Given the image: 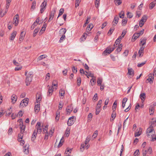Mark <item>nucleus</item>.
<instances>
[{
  "mask_svg": "<svg viewBox=\"0 0 156 156\" xmlns=\"http://www.w3.org/2000/svg\"><path fill=\"white\" fill-rule=\"evenodd\" d=\"M33 77V75L31 72L29 73L25 79V82L26 85L27 86L29 85L31 82Z\"/></svg>",
  "mask_w": 156,
  "mask_h": 156,
  "instance_id": "nucleus-1",
  "label": "nucleus"
},
{
  "mask_svg": "<svg viewBox=\"0 0 156 156\" xmlns=\"http://www.w3.org/2000/svg\"><path fill=\"white\" fill-rule=\"evenodd\" d=\"M29 99L28 98H25L23 99L20 103V107L23 108L26 106L28 104Z\"/></svg>",
  "mask_w": 156,
  "mask_h": 156,
  "instance_id": "nucleus-2",
  "label": "nucleus"
},
{
  "mask_svg": "<svg viewBox=\"0 0 156 156\" xmlns=\"http://www.w3.org/2000/svg\"><path fill=\"white\" fill-rule=\"evenodd\" d=\"M151 133H152L153 135H154L155 133V131L153 128L149 127L148 128L147 130V134L148 137H151Z\"/></svg>",
  "mask_w": 156,
  "mask_h": 156,
  "instance_id": "nucleus-3",
  "label": "nucleus"
},
{
  "mask_svg": "<svg viewBox=\"0 0 156 156\" xmlns=\"http://www.w3.org/2000/svg\"><path fill=\"white\" fill-rule=\"evenodd\" d=\"M41 123L38 122H37L36 126V128L37 129L36 131L39 134L41 133L43 129V126H41Z\"/></svg>",
  "mask_w": 156,
  "mask_h": 156,
  "instance_id": "nucleus-4",
  "label": "nucleus"
},
{
  "mask_svg": "<svg viewBox=\"0 0 156 156\" xmlns=\"http://www.w3.org/2000/svg\"><path fill=\"white\" fill-rule=\"evenodd\" d=\"M148 77L146 83H149L150 84L152 83L154 80V74L150 73L148 75Z\"/></svg>",
  "mask_w": 156,
  "mask_h": 156,
  "instance_id": "nucleus-5",
  "label": "nucleus"
},
{
  "mask_svg": "<svg viewBox=\"0 0 156 156\" xmlns=\"http://www.w3.org/2000/svg\"><path fill=\"white\" fill-rule=\"evenodd\" d=\"M115 48V47H113L111 48L110 46L108 47L107 49L105 50L103 53V54L106 53L108 54H110L112 51H113Z\"/></svg>",
  "mask_w": 156,
  "mask_h": 156,
  "instance_id": "nucleus-6",
  "label": "nucleus"
},
{
  "mask_svg": "<svg viewBox=\"0 0 156 156\" xmlns=\"http://www.w3.org/2000/svg\"><path fill=\"white\" fill-rule=\"evenodd\" d=\"M74 116H72L69 118L67 122L68 125L69 126H72L74 122V121L73 120Z\"/></svg>",
  "mask_w": 156,
  "mask_h": 156,
  "instance_id": "nucleus-7",
  "label": "nucleus"
},
{
  "mask_svg": "<svg viewBox=\"0 0 156 156\" xmlns=\"http://www.w3.org/2000/svg\"><path fill=\"white\" fill-rule=\"evenodd\" d=\"M119 18L117 16H115L114 19V20L112 22V26L114 27L115 26L117 23L118 20H119Z\"/></svg>",
  "mask_w": 156,
  "mask_h": 156,
  "instance_id": "nucleus-8",
  "label": "nucleus"
},
{
  "mask_svg": "<svg viewBox=\"0 0 156 156\" xmlns=\"http://www.w3.org/2000/svg\"><path fill=\"white\" fill-rule=\"evenodd\" d=\"M19 126H20L21 133H24L25 129V126L24 125L23 122H21L20 123Z\"/></svg>",
  "mask_w": 156,
  "mask_h": 156,
  "instance_id": "nucleus-9",
  "label": "nucleus"
},
{
  "mask_svg": "<svg viewBox=\"0 0 156 156\" xmlns=\"http://www.w3.org/2000/svg\"><path fill=\"white\" fill-rule=\"evenodd\" d=\"M14 23L15 26H17L19 23V16L18 14H16L15 16V18H14Z\"/></svg>",
  "mask_w": 156,
  "mask_h": 156,
  "instance_id": "nucleus-10",
  "label": "nucleus"
},
{
  "mask_svg": "<svg viewBox=\"0 0 156 156\" xmlns=\"http://www.w3.org/2000/svg\"><path fill=\"white\" fill-rule=\"evenodd\" d=\"M37 133H38L36 131V130H34L31 139V140L32 141H34L35 140Z\"/></svg>",
  "mask_w": 156,
  "mask_h": 156,
  "instance_id": "nucleus-11",
  "label": "nucleus"
},
{
  "mask_svg": "<svg viewBox=\"0 0 156 156\" xmlns=\"http://www.w3.org/2000/svg\"><path fill=\"white\" fill-rule=\"evenodd\" d=\"M73 110V108L72 107V105H70L68 106L66 108L67 114H69Z\"/></svg>",
  "mask_w": 156,
  "mask_h": 156,
  "instance_id": "nucleus-12",
  "label": "nucleus"
},
{
  "mask_svg": "<svg viewBox=\"0 0 156 156\" xmlns=\"http://www.w3.org/2000/svg\"><path fill=\"white\" fill-rule=\"evenodd\" d=\"M17 96L15 94H13L11 96V102L13 104L15 103L17 101Z\"/></svg>",
  "mask_w": 156,
  "mask_h": 156,
  "instance_id": "nucleus-13",
  "label": "nucleus"
},
{
  "mask_svg": "<svg viewBox=\"0 0 156 156\" xmlns=\"http://www.w3.org/2000/svg\"><path fill=\"white\" fill-rule=\"evenodd\" d=\"M48 87H49L48 90V96H50L52 94L54 89L52 88V87H51L49 85L48 86Z\"/></svg>",
  "mask_w": 156,
  "mask_h": 156,
  "instance_id": "nucleus-14",
  "label": "nucleus"
},
{
  "mask_svg": "<svg viewBox=\"0 0 156 156\" xmlns=\"http://www.w3.org/2000/svg\"><path fill=\"white\" fill-rule=\"evenodd\" d=\"M16 34V32L15 31H13L11 34V36L9 38L10 40H13Z\"/></svg>",
  "mask_w": 156,
  "mask_h": 156,
  "instance_id": "nucleus-15",
  "label": "nucleus"
},
{
  "mask_svg": "<svg viewBox=\"0 0 156 156\" xmlns=\"http://www.w3.org/2000/svg\"><path fill=\"white\" fill-rule=\"evenodd\" d=\"M54 87H55V90H56L57 88L58 83L57 81L56 80H54L52 82V87H52V88L54 89Z\"/></svg>",
  "mask_w": 156,
  "mask_h": 156,
  "instance_id": "nucleus-16",
  "label": "nucleus"
},
{
  "mask_svg": "<svg viewBox=\"0 0 156 156\" xmlns=\"http://www.w3.org/2000/svg\"><path fill=\"white\" fill-rule=\"evenodd\" d=\"M25 33H23V32L22 31L21 32V34H20V37H19V40L20 41H22L23 40V39L25 36Z\"/></svg>",
  "mask_w": 156,
  "mask_h": 156,
  "instance_id": "nucleus-17",
  "label": "nucleus"
},
{
  "mask_svg": "<svg viewBox=\"0 0 156 156\" xmlns=\"http://www.w3.org/2000/svg\"><path fill=\"white\" fill-rule=\"evenodd\" d=\"M142 129L141 128H139V129L138 132H136L135 133V137H137V136H140L142 132Z\"/></svg>",
  "mask_w": 156,
  "mask_h": 156,
  "instance_id": "nucleus-18",
  "label": "nucleus"
},
{
  "mask_svg": "<svg viewBox=\"0 0 156 156\" xmlns=\"http://www.w3.org/2000/svg\"><path fill=\"white\" fill-rule=\"evenodd\" d=\"M40 104H38L36 105L34 107V109L35 112H38L40 110Z\"/></svg>",
  "mask_w": 156,
  "mask_h": 156,
  "instance_id": "nucleus-19",
  "label": "nucleus"
},
{
  "mask_svg": "<svg viewBox=\"0 0 156 156\" xmlns=\"http://www.w3.org/2000/svg\"><path fill=\"white\" fill-rule=\"evenodd\" d=\"M36 102L37 103H40V101L41 100V96L39 94H36Z\"/></svg>",
  "mask_w": 156,
  "mask_h": 156,
  "instance_id": "nucleus-20",
  "label": "nucleus"
},
{
  "mask_svg": "<svg viewBox=\"0 0 156 156\" xmlns=\"http://www.w3.org/2000/svg\"><path fill=\"white\" fill-rule=\"evenodd\" d=\"M137 33H135L134 34V35L133 36L132 38V41H134L140 36Z\"/></svg>",
  "mask_w": 156,
  "mask_h": 156,
  "instance_id": "nucleus-21",
  "label": "nucleus"
},
{
  "mask_svg": "<svg viewBox=\"0 0 156 156\" xmlns=\"http://www.w3.org/2000/svg\"><path fill=\"white\" fill-rule=\"evenodd\" d=\"M128 73L129 74V75H133V76L134 75V71L133 69H129L128 68Z\"/></svg>",
  "mask_w": 156,
  "mask_h": 156,
  "instance_id": "nucleus-22",
  "label": "nucleus"
},
{
  "mask_svg": "<svg viewBox=\"0 0 156 156\" xmlns=\"http://www.w3.org/2000/svg\"><path fill=\"white\" fill-rule=\"evenodd\" d=\"M146 39L145 38H144L143 39H140V46H143L146 43Z\"/></svg>",
  "mask_w": 156,
  "mask_h": 156,
  "instance_id": "nucleus-23",
  "label": "nucleus"
},
{
  "mask_svg": "<svg viewBox=\"0 0 156 156\" xmlns=\"http://www.w3.org/2000/svg\"><path fill=\"white\" fill-rule=\"evenodd\" d=\"M56 10L55 9H54L51 12V13L50 15V17L53 19L54 15L56 12Z\"/></svg>",
  "mask_w": 156,
  "mask_h": 156,
  "instance_id": "nucleus-24",
  "label": "nucleus"
},
{
  "mask_svg": "<svg viewBox=\"0 0 156 156\" xmlns=\"http://www.w3.org/2000/svg\"><path fill=\"white\" fill-rule=\"evenodd\" d=\"M116 112L114 110L113 111V112L111 115V121H113L116 117Z\"/></svg>",
  "mask_w": 156,
  "mask_h": 156,
  "instance_id": "nucleus-25",
  "label": "nucleus"
},
{
  "mask_svg": "<svg viewBox=\"0 0 156 156\" xmlns=\"http://www.w3.org/2000/svg\"><path fill=\"white\" fill-rule=\"evenodd\" d=\"M64 138L63 136L62 138L61 139L60 141V142H59L58 144V147H60L62 145L63 143L64 142Z\"/></svg>",
  "mask_w": 156,
  "mask_h": 156,
  "instance_id": "nucleus-26",
  "label": "nucleus"
},
{
  "mask_svg": "<svg viewBox=\"0 0 156 156\" xmlns=\"http://www.w3.org/2000/svg\"><path fill=\"white\" fill-rule=\"evenodd\" d=\"M122 47V44H120L119 45L118 47L117 48L115 51L117 52H119L121 51Z\"/></svg>",
  "mask_w": 156,
  "mask_h": 156,
  "instance_id": "nucleus-27",
  "label": "nucleus"
},
{
  "mask_svg": "<svg viewBox=\"0 0 156 156\" xmlns=\"http://www.w3.org/2000/svg\"><path fill=\"white\" fill-rule=\"evenodd\" d=\"M66 30L65 28H62L59 31V34L63 35H64V34L66 32Z\"/></svg>",
  "mask_w": 156,
  "mask_h": 156,
  "instance_id": "nucleus-28",
  "label": "nucleus"
},
{
  "mask_svg": "<svg viewBox=\"0 0 156 156\" xmlns=\"http://www.w3.org/2000/svg\"><path fill=\"white\" fill-rule=\"evenodd\" d=\"M115 29L114 27L112 26V27L110 29L108 33V34L109 35H111Z\"/></svg>",
  "mask_w": 156,
  "mask_h": 156,
  "instance_id": "nucleus-29",
  "label": "nucleus"
},
{
  "mask_svg": "<svg viewBox=\"0 0 156 156\" xmlns=\"http://www.w3.org/2000/svg\"><path fill=\"white\" fill-rule=\"evenodd\" d=\"M149 109L150 115H153L154 112V108L150 106Z\"/></svg>",
  "mask_w": 156,
  "mask_h": 156,
  "instance_id": "nucleus-30",
  "label": "nucleus"
},
{
  "mask_svg": "<svg viewBox=\"0 0 156 156\" xmlns=\"http://www.w3.org/2000/svg\"><path fill=\"white\" fill-rule=\"evenodd\" d=\"M147 16L146 15H144L142 17V18L140 20V21L142 22H143L144 23L147 20Z\"/></svg>",
  "mask_w": 156,
  "mask_h": 156,
  "instance_id": "nucleus-31",
  "label": "nucleus"
},
{
  "mask_svg": "<svg viewBox=\"0 0 156 156\" xmlns=\"http://www.w3.org/2000/svg\"><path fill=\"white\" fill-rule=\"evenodd\" d=\"M140 98L142 101H144L145 99V93L141 94L140 95Z\"/></svg>",
  "mask_w": 156,
  "mask_h": 156,
  "instance_id": "nucleus-32",
  "label": "nucleus"
},
{
  "mask_svg": "<svg viewBox=\"0 0 156 156\" xmlns=\"http://www.w3.org/2000/svg\"><path fill=\"white\" fill-rule=\"evenodd\" d=\"M93 26L92 24H89L86 29V31H90L93 28Z\"/></svg>",
  "mask_w": 156,
  "mask_h": 156,
  "instance_id": "nucleus-33",
  "label": "nucleus"
},
{
  "mask_svg": "<svg viewBox=\"0 0 156 156\" xmlns=\"http://www.w3.org/2000/svg\"><path fill=\"white\" fill-rule=\"evenodd\" d=\"M47 57V56L45 55H41L40 56H39L38 58V60H41L43 58H44Z\"/></svg>",
  "mask_w": 156,
  "mask_h": 156,
  "instance_id": "nucleus-34",
  "label": "nucleus"
},
{
  "mask_svg": "<svg viewBox=\"0 0 156 156\" xmlns=\"http://www.w3.org/2000/svg\"><path fill=\"white\" fill-rule=\"evenodd\" d=\"M23 133L20 132V133L18 135V140H20L22 139L23 137Z\"/></svg>",
  "mask_w": 156,
  "mask_h": 156,
  "instance_id": "nucleus-35",
  "label": "nucleus"
},
{
  "mask_svg": "<svg viewBox=\"0 0 156 156\" xmlns=\"http://www.w3.org/2000/svg\"><path fill=\"white\" fill-rule=\"evenodd\" d=\"M92 115L91 113H90L88 115L87 117V122H90L91 121L92 118Z\"/></svg>",
  "mask_w": 156,
  "mask_h": 156,
  "instance_id": "nucleus-36",
  "label": "nucleus"
},
{
  "mask_svg": "<svg viewBox=\"0 0 156 156\" xmlns=\"http://www.w3.org/2000/svg\"><path fill=\"white\" fill-rule=\"evenodd\" d=\"M156 3L152 2L149 4V9H152L155 6Z\"/></svg>",
  "mask_w": 156,
  "mask_h": 156,
  "instance_id": "nucleus-37",
  "label": "nucleus"
},
{
  "mask_svg": "<svg viewBox=\"0 0 156 156\" xmlns=\"http://www.w3.org/2000/svg\"><path fill=\"white\" fill-rule=\"evenodd\" d=\"M60 116V113L59 112H57L56 113V117L55 118V120L56 121L58 120Z\"/></svg>",
  "mask_w": 156,
  "mask_h": 156,
  "instance_id": "nucleus-38",
  "label": "nucleus"
},
{
  "mask_svg": "<svg viewBox=\"0 0 156 156\" xmlns=\"http://www.w3.org/2000/svg\"><path fill=\"white\" fill-rule=\"evenodd\" d=\"M95 81H96V80H95V79L94 78H92L90 80V84H91V85L93 86L95 84Z\"/></svg>",
  "mask_w": 156,
  "mask_h": 156,
  "instance_id": "nucleus-39",
  "label": "nucleus"
},
{
  "mask_svg": "<svg viewBox=\"0 0 156 156\" xmlns=\"http://www.w3.org/2000/svg\"><path fill=\"white\" fill-rule=\"evenodd\" d=\"M102 82V79L100 78H98L97 83V84L99 85H101V83Z\"/></svg>",
  "mask_w": 156,
  "mask_h": 156,
  "instance_id": "nucleus-40",
  "label": "nucleus"
},
{
  "mask_svg": "<svg viewBox=\"0 0 156 156\" xmlns=\"http://www.w3.org/2000/svg\"><path fill=\"white\" fill-rule=\"evenodd\" d=\"M12 0H6V9H8L10 5V2H11Z\"/></svg>",
  "mask_w": 156,
  "mask_h": 156,
  "instance_id": "nucleus-41",
  "label": "nucleus"
},
{
  "mask_svg": "<svg viewBox=\"0 0 156 156\" xmlns=\"http://www.w3.org/2000/svg\"><path fill=\"white\" fill-rule=\"evenodd\" d=\"M47 4V2L44 0L41 4V7L45 8Z\"/></svg>",
  "mask_w": 156,
  "mask_h": 156,
  "instance_id": "nucleus-42",
  "label": "nucleus"
},
{
  "mask_svg": "<svg viewBox=\"0 0 156 156\" xmlns=\"http://www.w3.org/2000/svg\"><path fill=\"white\" fill-rule=\"evenodd\" d=\"M143 54L144 51L139 50L138 53V57L140 58L142 57L143 55Z\"/></svg>",
  "mask_w": 156,
  "mask_h": 156,
  "instance_id": "nucleus-43",
  "label": "nucleus"
},
{
  "mask_svg": "<svg viewBox=\"0 0 156 156\" xmlns=\"http://www.w3.org/2000/svg\"><path fill=\"white\" fill-rule=\"evenodd\" d=\"M81 82V79L80 77H79L77 78V83L78 86H80Z\"/></svg>",
  "mask_w": 156,
  "mask_h": 156,
  "instance_id": "nucleus-44",
  "label": "nucleus"
},
{
  "mask_svg": "<svg viewBox=\"0 0 156 156\" xmlns=\"http://www.w3.org/2000/svg\"><path fill=\"white\" fill-rule=\"evenodd\" d=\"M99 0H95V4L97 8H98L99 5Z\"/></svg>",
  "mask_w": 156,
  "mask_h": 156,
  "instance_id": "nucleus-45",
  "label": "nucleus"
},
{
  "mask_svg": "<svg viewBox=\"0 0 156 156\" xmlns=\"http://www.w3.org/2000/svg\"><path fill=\"white\" fill-rule=\"evenodd\" d=\"M71 149H70L69 148H67L65 153L66 154H68V155H69L71 153Z\"/></svg>",
  "mask_w": 156,
  "mask_h": 156,
  "instance_id": "nucleus-46",
  "label": "nucleus"
},
{
  "mask_svg": "<svg viewBox=\"0 0 156 156\" xmlns=\"http://www.w3.org/2000/svg\"><path fill=\"white\" fill-rule=\"evenodd\" d=\"M64 12V9H61L59 11V14L58 15L57 18L60 16L62 15Z\"/></svg>",
  "mask_w": 156,
  "mask_h": 156,
  "instance_id": "nucleus-47",
  "label": "nucleus"
},
{
  "mask_svg": "<svg viewBox=\"0 0 156 156\" xmlns=\"http://www.w3.org/2000/svg\"><path fill=\"white\" fill-rule=\"evenodd\" d=\"M114 2L115 5H119L122 3L121 0H115Z\"/></svg>",
  "mask_w": 156,
  "mask_h": 156,
  "instance_id": "nucleus-48",
  "label": "nucleus"
},
{
  "mask_svg": "<svg viewBox=\"0 0 156 156\" xmlns=\"http://www.w3.org/2000/svg\"><path fill=\"white\" fill-rule=\"evenodd\" d=\"M39 30V28H36L34 30L33 35L34 37H35L36 36V34H37Z\"/></svg>",
  "mask_w": 156,
  "mask_h": 156,
  "instance_id": "nucleus-49",
  "label": "nucleus"
},
{
  "mask_svg": "<svg viewBox=\"0 0 156 156\" xmlns=\"http://www.w3.org/2000/svg\"><path fill=\"white\" fill-rule=\"evenodd\" d=\"M98 135V132L97 130H96L94 131V133L92 136V137L94 138H95Z\"/></svg>",
  "mask_w": 156,
  "mask_h": 156,
  "instance_id": "nucleus-50",
  "label": "nucleus"
},
{
  "mask_svg": "<svg viewBox=\"0 0 156 156\" xmlns=\"http://www.w3.org/2000/svg\"><path fill=\"white\" fill-rule=\"evenodd\" d=\"M127 22V20L126 19H123V20H122V25L123 26H125L126 25V24Z\"/></svg>",
  "mask_w": 156,
  "mask_h": 156,
  "instance_id": "nucleus-51",
  "label": "nucleus"
},
{
  "mask_svg": "<svg viewBox=\"0 0 156 156\" xmlns=\"http://www.w3.org/2000/svg\"><path fill=\"white\" fill-rule=\"evenodd\" d=\"M156 122V120L153 121V122H152L150 126L149 127L153 128V127L155 126Z\"/></svg>",
  "mask_w": 156,
  "mask_h": 156,
  "instance_id": "nucleus-52",
  "label": "nucleus"
},
{
  "mask_svg": "<svg viewBox=\"0 0 156 156\" xmlns=\"http://www.w3.org/2000/svg\"><path fill=\"white\" fill-rule=\"evenodd\" d=\"M117 103L116 102V101H115L113 103V106H112V109L113 110H115L116 108Z\"/></svg>",
  "mask_w": 156,
  "mask_h": 156,
  "instance_id": "nucleus-53",
  "label": "nucleus"
},
{
  "mask_svg": "<svg viewBox=\"0 0 156 156\" xmlns=\"http://www.w3.org/2000/svg\"><path fill=\"white\" fill-rule=\"evenodd\" d=\"M90 140V136L88 137L87 136V138H86V140L85 141V145L87 144L88 142H89V141Z\"/></svg>",
  "mask_w": 156,
  "mask_h": 156,
  "instance_id": "nucleus-54",
  "label": "nucleus"
},
{
  "mask_svg": "<svg viewBox=\"0 0 156 156\" xmlns=\"http://www.w3.org/2000/svg\"><path fill=\"white\" fill-rule=\"evenodd\" d=\"M36 6V2L35 1H33L32 4V6L31 7V8L34 9L35 8Z\"/></svg>",
  "mask_w": 156,
  "mask_h": 156,
  "instance_id": "nucleus-55",
  "label": "nucleus"
},
{
  "mask_svg": "<svg viewBox=\"0 0 156 156\" xmlns=\"http://www.w3.org/2000/svg\"><path fill=\"white\" fill-rule=\"evenodd\" d=\"M147 151L148 154H149L152 153V148L151 147H149Z\"/></svg>",
  "mask_w": 156,
  "mask_h": 156,
  "instance_id": "nucleus-56",
  "label": "nucleus"
},
{
  "mask_svg": "<svg viewBox=\"0 0 156 156\" xmlns=\"http://www.w3.org/2000/svg\"><path fill=\"white\" fill-rule=\"evenodd\" d=\"M119 16L121 18H123L124 17V12H121L119 14Z\"/></svg>",
  "mask_w": 156,
  "mask_h": 156,
  "instance_id": "nucleus-57",
  "label": "nucleus"
},
{
  "mask_svg": "<svg viewBox=\"0 0 156 156\" xmlns=\"http://www.w3.org/2000/svg\"><path fill=\"white\" fill-rule=\"evenodd\" d=\"M59 94H60V95L61 96H64L65 94V91L64 90H61L59 91Z\"/></svg>",
  "mask_w": 156,
  "mask_h": 156,
  "instance_id": "nucleus-58",
  "label": "nucleus"
},
{
  "mask_svg": "<svg viewBox=\"0 0 156 156\" xmlns=\"http://www.w3.org/2000/svg\"><path fill=\"white\" fill-rule=\"evenodd\" d=\"M85 146V145H84V144H81L80 150L82 152H83L84 149V147Z\"/></svg>",
  "mask_w": 156,
  "mask_h": 156,
  "instance_id": "nucleus-59",
  "label": "nucleus"
},
{
  "mask_svg": "<svg viewBox=\"0 0 156 156\" xmlns=\"http://www.w3.org/2000/svg\"><path fill=\"white\" fill-rule=\"evenodd\" d=\"M146 63V61H145L144 62H142L138 64L137 65V66L138 67H140L142 66H143Z\"/></svg>",
  "mask_w": 156,
  "mask_h": 156,
  "instance_id": "nucleus-60",
  "label": "nucleus"
},
{
  "mask_svg": "<svg viewBox=\"0 0 156 156\" xmlns=\"http://www.w3.org/2000/svg\"><path fill=\"white\" fill-rule=\"evenodd\" d=\"M72 70L73 72L74 73H76L77 72V68L75 66H73L72 68Z\"/></svg>",
  "mask_w": 156,
  "mask_h": 156,
  "instance_id": "nucleus-61",
  "label": "nucleus"
},
{
  "mask_svg": "<svg viewBox=\"0 0 156 156\" xmlns=\"http://www.w3.org/2000/svg\"><path fill=\"white\" fill-rule=\"evenodd\" d=\"M66 37L65 35H62L60 38L59 42H61Z\"/></svg>",
  "mask_w": 156,
  "mask_h": 156,
  "instance_id": "nucleus-62",
  "label": "nucleus"
},
{
  "mask_svg": "<svg viewBox=\"0 0 156 156\" xmlns=\"http://www.w3.org/2000/svg\"><path fill=\"white\" fill-rule=\"evenodd\" d=\"M127 17L128 18H132L133 17V15L132 14V13H131V12H127Z\"/></svg>",
  "mask_w": 156,
  "mask_h": 156,
  "instance_id": "nucleus-63",
  "label": "nucleus"
},
{
  "mask_svg": "<svg viewBox=\"0 0 156 156\" xmlns=\"http://www.w3.org/2000/svg\"><path fill=\"white\" fill-rule=\"evenodd\" d=\"M148 154L147 151V150H145L144 151L143 153V156H148V155H147Z\"/></svg>",
  "mask_w": 156,
  "mask_h": 156,
  "instance_id": "nucleus-64",
  "label": "nucleus"
}]
</instances>
